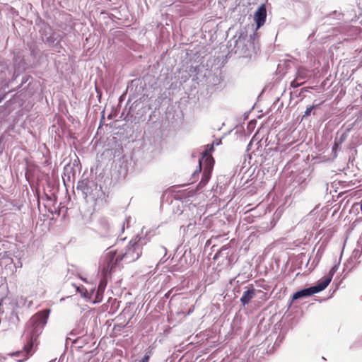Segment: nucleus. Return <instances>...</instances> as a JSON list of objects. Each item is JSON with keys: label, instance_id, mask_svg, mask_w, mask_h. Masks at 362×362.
<instances>
[{"label": "nucleus", "instance_id": "obj_17", "mask_svg": "<svg viewBox=\"0 0 362 362\" xmlns=\"http://www.w3.org/2000/svg\"><path fill=\"white\" fill-rule=\"evenodd\" d=\"M13 355L17 356V355H18V353H15V354H13Z\"/></svg>", "mask_w": 362, "mask_h": 362}, {"label": "nucleus", "instance_id": "obj_2", "mask_svg": "<svg viewBox=\"0 0 362 362\" xmlns=\"http://www.w3.org/2000/svg\"><path fill=\"white\" fill-rule=\"evenodd\" d=\"M120 261H117V252L110 251L104 257L102 263V273L103 277L107 278L110 276L112 273L115 272L117 264Z\"/></svg>", "mask_w": 362, "mask_h": 362}, {"label": "nucleus", "instance_id": "obj_5", "mask_svg": "<svg viewBox=\"0 0 362 362\" xmlns=\"http://www.w3.org/2000/svg\"><path fill=\"white\" fill-rule=\"evenodd\" d=\"M267 9L264 4L258 7L254 15V20L257 25V29L262 26L266 21Z\"/></svg>", "mask_w": 362, "mask_h": 362}, {"label": "nucleus", "instance_id": "obj_1", "mask_svg": "<svg viewBox=\"0 0 362 362\" xmlns=\"http://www.w3.org/2000/svg\"><path fill=\"white\" fill-rule=\"evenodd\" d=\"M148 242L146 234H144L143 229H141L124 250L117 252V261L129 264L137 260L142 254L143 246Z\"/></svg>", "mask_w": 362, "mask_h": 362}, {"label": "nucleus", "instance_id": "obj_14", "mask_svg": "<svg viewBox=\"0 0 362 362\" xmlns=\"http://www.w3.org/2000/svg\"><path fill=\"white\" fill-rule=\"evenodd\" d=\"M337 271V266H334L332 267V269L329 270V276L327 277H331V279H332V276L335 274V272Z\"/></svg>", "mask_w": 362, "mask_h": 362}, {"label": "nucleus", "instance_id": "obj_11", "mask_svg": "<svg viewBox=\"0 0 362 362\" xmlns=\"http://www.w3.org/2000/svg\"><path fill=\"white\" fill-rule=\"evenodd\" d=\"M151 355L152 350L148 349V350L146 351L144 356L141 360H139V362H148Z\"/></svg>", "mask_w": 362, "mask_h": 362}, {"label": "nucleus", "instance_id": "obj_12", "mask_svg": "<svg viewBox=\"0 0 362 362\" xmlns=\"http://www.w3.org/2000/svg\"><path fill=\"white\" fill-rule=\"evenodd\" d=\"M106 279H107V278H105V277H104V279H103V280H101V281H100V284H99V286H98V289H99V291H101L102 292H103V291H104L105 287L106 284H107V282H106Z\"/></svg>", "mask_w": 362, "mask_h": 362}, {"label": "nucleus", "instance_id": "obj_16", "mask_svg": "<svg viewBox=\"0 0 362 362\" xmlns=\"http://www.w3.org/2000/svg\"><path fill=\"white\" fill-rule=\"evenodd\" d=\"M201 168H202V161H201V160H199V172H198V173L201 171ZM196 173H197V172H194V175H195Z\"/></svg>", "mask_w": 362, "mask_h": 362}, {"label": "nucleus", "instance_id": "obj_6", "mask_svg": "<svg viewBox=\"0 0 362 362\" xmlns=\"http://www.w3.org/2000/svg\"><path fill=\"white\" fill-rule=\"evenodd\" d=\"M256 291L252 285H250L247 291H244L242 297L240 298V302L243 305L249 304L251 300L255 296Z\"/></svg>", "mask_w": 362, "mask_h": 362}, {"label": "nucleus", "instance_id": "obj_9", "mask_svg": "<svg viewBox=\"0 0 362 362\" xmlns=\"http://www.w3.org/2000/svg\"><path fill=\"white\" fill-rule=\"evenodd\" d=\"M212 166L213 165H211V168H210L209 165L206 164V169L203 173L202 180L200 181V182L199 184V185L203 187L208 182V181L210 179V173L212 170Z\"/></svg>", "mask_w": 362, "mask_h": 362}, {"label": "nucleus", "instance_id": "obj_3", "mask_svg": "<svg viewBox=\"0 0 362 362\" xmlns=\"http://www.w3.org/2000/svg\"><path fill=\"white\" fill-rule=\"evenodd\" d=\"M47 318L48 313L46 310L41 311L35 314L31 319V322L33 327L32 332L38 333L40 334L43 327L47 323Z\"/></svg>", "mask_w": 362, "mask_h": 362}, {"label": "nucleus", "instance_id": "obj_7", "mask_svg": "<svg viewBox=\"0 0 362 362\" xmlns=\"http://www.w3.org/2000/svg\"><path fill=\"white\" fill-rule=\"evenodd\" d=\"M330 282L331 277H326L325 279L320 281L316 286H311L314 293H318L325 289Z\"/></svg>", "mask_w": 362, "mask_h": 362}, {"label": "nucleus", "instance_id": "obj_4", "mask_svg": "<svg viewBox=\"0 0 362 362\" xmlns=\"http://www.w3.org/2000/svg\"><path fill=\"white\" fill-rule=\"evenodd\" d=\"M38 336V333L31 332L26 344L24 345L23 351L27 358L32 356L35 351L39 344Z\"/></svg>", "mask_w": 362, "mask_h": 362}, {"label": "nucleus", "instance_id": "obj_10", "mask_svg": "<svg viewBox=\"0 0 362 362\" xmlns=\"http://www.w3.org/2000/svg\"><path fill=\"white\" fill-rule=\"evenodd\" d=\"M214 149V144L207 145L206 150L203 153V157L205 158V163L209 165V168H211V165H213V158L211 156L208 155V151H211Z\"/></svg>", "mask_w": 362, "mask_h": 362}, {"label": "nucleus", "instance_id": "obj_15", "mask_svg": "<svg viewBox=\"0 0 362 362\" xmlns=\"http://www.w3.org/2000/svg\"><path fill=\"white\" fill-rule=\"evenodd\" d=\"M314 107H315V106H310L309 107H307V109L304 113V115L303 116V118L309 116L311 114V112Z\"/></svg>", "mask_w": 362, "mask_h": 362}, {"label": "nucleus", "instance_id": "obj_8", "mask_svg": "<svg viewBox=\"0 0 362 362\" xmlns=\"http://www.w3.org/2000/svg\"><path fill=\"white\" fill-rule=\"evenodd\" d=\"M313 294H314V292L312 289V287H310V288H305L301 291L296 292L293 295L292 298H293V300H297V299L303 298V297L310 296Z\"/></svg>", "mask_w": 362, "mask_h": 362}, {"label": "nucleus", "instance_id": "obj_13", "mask_svg": "<svg viewBox=\"0 0 362 362\" xmlns=\"http://www.w3.org/2000/svg\"><path fill=\"white\" fill-rule=\"evenodd\" d=\"M103 293V292H102L101 291H99V289H98L94 303H99L102 300Z\"/></svg>", "mask_w": 362, "mask_h": 362}]
</instances>
